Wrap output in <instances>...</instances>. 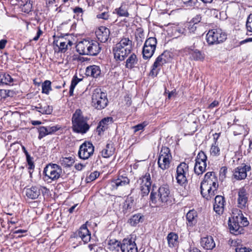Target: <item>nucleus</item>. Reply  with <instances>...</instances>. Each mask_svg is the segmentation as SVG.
<instances>
[{
	"instance_id": "nucleus-1",
	"label": "nucleus",
	"mask_w": 252,
	"mask_h": 252,
	"mask_svg": "<svg viewBox=\"0 0 252 252\" xmlns=\"http://www.w3.org/2000/svg\"><path fill=\"white\" fill-rule=\"evenodd\" d=\"M232 213V218L229 220L228 226L230 232L237 235L241 234L243 227L248 226L249 223L241 210L234 209Z\"/></svg>"
},
{
	"instance_id": "nucleus-8",
	"label": "nucleus",
	"mask_w": 252,
	"mask_h": 252,
	"mask_svg": "<svg viewBox=\"0 0 252 252\" xmlns=\"http://www.w3.org/2000/svg\"><path fill=\"white\" fill-rule=\"evenodd\" d=\"M172 158L169 149L166 147H162L158 158V167L163 170L169 168Z\"/></svg>"
},
{
	"instance_id": "nucleus-41",
	"label": "nucleus",
	"mask_w": 252,
	"mask_h": 252,
	"mask_svg": "<svg viewBox=\"0 0 252 252\" xmlns=\"http://www.w3.org/2000/svg\"><path fill=\"white\" fill-rule=\"evenodd\" d=\"M51 90V82L49 80L45 81L42 85V93L46 94H49Z\"/></svg>"
},
{
	"instance_id": "nucleus-37",
	"label": "nucleus",
	"mask_w": 252,
	"mask_h": 252,
	"mask_svg": "<svg viewBox=\"0 0 252 252\" xmlns=\"http://www.w3.org/2000/svg\"><path fill=\"white\" fill-rule=\"evenodd\" d=\"M115 11L119 16L127 17L129 16L127 6L126 5H122L119 8L115 9Z\"/></svg>"
},
{
	"instance_id": "nucleus-59",
	"label": "nucleus",
	"mask_w": 252,
	"mask_h": 252,
	"mask_svg": "<svg viewBox=\"0 0 252 252\" xmlns=\"http://www.w3.org/2000/svg\"><path fill=\"white\" fill-rule=\"evenodd\" d=\"M73 12L75 13H82L83 11L82 8L76 7L73 9Z\"/></svg>"
},
{
	"instance_id": "nucleus-22",
	"label": "nucleus",
	"mask_w": 252,
	"mask_h": 252,
	"mask_svg": "<svg viewBox=\"0 0 252 252\" xmlns=\"http://www.w3.org/2000/svg\"><path fill=\"white\" fill-rule=\"evenodd\" d=\"M77 237L81 239L84 243H87L90 241L91 240V233L89 231L86 224H83L77 233Z\"/></svg>"
},
{
	"instance_id": "nucleus-23",
	"label": "nucleus",
	"mask_w": 252,
	"mask_h": 252,
	"mask_svg": "<svg viewBox=\"0 0 252 252\" xmlns=\"http://www.w3.org/2000/svg\"><path fill=\"white\" fill-rule=\"evenodd\" d=\"M225 200L223 196L217 195L215 198L214 203V210L218 214L220 215L224 211Z\"/></svg>"
},
{
	"instance_id": "nucleus-2",
	"label": "nucleus",
	"mask_w": 252,
	"mask_h": 252,
	"mask_svg": "<svg viewBox=\"0 0 252 252\" xmlns=\"http://www.w3.org/2000/svg\"><path fill=\"white\" fill-rule=\"evenodd\" d=\"M132 47V41L128 37L123 36L113 48L114 58L117 61H124L130 53Z\"/></svg>"
},
{
	"instance_id": "nucleus-27",
	"label": "nucleus",
	"mask_w": 252,
	"mask_h": 252,
	"mask_svg": "<svg viewBox=\"0 0 252 252\" xmlns=\"http://www.w3.org/2000/svg\"><path fill=\"white\" fill-rule=\"evenodd\" d=\"M34 109L42 114L49 115L52 113L53 107L43 102L38 104Z\"/></svg>"
},
{
	"instance_id": "nucleus-49",
	"label": "nucleus",
	"mask_w": 252,
	"mask_h": 252,
	"mask_svg": "<svg viewBox=\"0 0 252 252\" xmlns=\"http://www.w3.org/2000/svg\"><path fill=\"white\" fill-rule=\"evenodd\" d=\"M27 161L28 164L29 169H33L34 168V165L32 161V158L30 155L26 156Z\"/></svg>"
},
{
	"instance_id": "nucleus-42",
	"label": "nucleus",
	"mask_w": 252,
	"mask_h": 252,
	"mask_svg": "<svg viewBox=\"0 0 252 252\" xmlns=\"http://www.w3.org/2000/svg\"><path fill=\"white\" fill-rule=\"evenodd\" d=\"M32 8V0H27L26 3L22 6V11L25 13H29L31 12Z\"/></svg>"
},
{
	"instance_id": "nucleus-45",
	"label": "nucleus",
	"mask_w": 252,
	"mask_h": 252,
	"mask_svg": "<svg viewBox=\"0 0 252 252\" xmlns=\"http://www.w3.org/2000/svg\"><path fill=\"white\" fill-rule=\"evenodd\" d=\"M79 81L80 80L77 77H74L72 79L69 89L70 95H73L74 89Z\"/></svg>"
},
{
	"instance_id": "nucleus-35",
	"label": "nucleus",
	"mask_w": 252,
	"mask_h": 252,
	"mask_svg": "<svg viewBox=\"0 0 252 252\" xmlns=\"http://www.w3.org/2000/svg\"><path fill=\"white\" fill-rule=\"evenodd\" d=\"M138 59L136 55L132 53L127 59L126 62V67L127 68H132L137 64Z\"/></svg>"
},
{
	"instance_id": "nucleus-24",
	"label": "nucleus",
	"mask_w": 252,
	"mask_h": 252,
	"mask_svg": "<svg viewBox=\"0 0 252 252\" xmlns=\"http://www.w3.org/2000/svg\"><path fill=\"white\" fill-rule=\"evenodd\" d=\"M59 129L57 126H40L38 128V138L41 139L45 136L57 131Z\"/></svg>"
},
{
	"instance_id": "nucleus-62",
	"label": "nucleus",
	"mask_w": 252,
	"mask_h": 252,
	"mask_svg": "<svg viewBox=\"0 0 252 252\" xmlns=\"http://www.w3.org/2000/svg\"><path fill=\"white\" fill-rule=\"evenodd\" d=\"M227 168L225 167H223L220 169V174L223 176H225V174L227 172Z\"/></svg>"
},
{
	"instance_id": "nucleus-10",
	"label": "nucleus",
	"mask_w": 252,
	"mask_h": 252,
	"mask_svg": "<svg viewBox=\"0 0 252 252\" xmlns=\"http://www.w3.org/2000/svg\"><path fill=\"white\" fill-rule=\"evenodd\" d=\"M157 40L156 37H151L146 40L143 47V58L145 60L150 59L154 55L157 47Z\"/></svg>"
},
{
	"instance_id": "nucleus-63",
	"label": "nucleus",
	"mask_w": 252,
	"mask_h": 252,
	"mask_svg": "<svg viewBox=\"0 0 252 252\" xmlns=\"http://www.w3.org/2000/svg\"><path fill=\"white\" fill-rule=\"evenodd\" d=\"M125 101H126V104L128 106L131 104V100L130 97L127 96L125 97Z\"/></svg>"
},
{
	"instance_id": "nucleus-40",
	"label": "nucleus",
	"mask_w": 252,
	"mask_h": 252,
	"mask_svg": "<svg viewBox=\"0 0 252 252\" xmlns=\"http://www.w3.org/2000/svg\"><path fill=\"white\" fill-rule=\"evenodd\" d=\"M191 58L194 60L201 61L204 59V56L198 50H194L190 51Z\"/></svg>"
},
{
	"instance_id": "nucleus-53",
	"label": "nucleus",
	"mask_w": 252,
	"mask_h": 252,
	"mask_svg": "<svg viewBox=\"0 0 252 252\" xmlns=\"http://www.w3.org/2000/svg\"><path fill=\"white\" fill-rule=\"evenodd\" d=\"M201 20V17L199 15H196L194 17H193L191 21L189 22L194 25H197L199 23Z\"/></svg>"
},
{
	"instance_id": "nucleus-56",
	"label": "nucleus",
	"mask_w": 252,
	"mask_h": 252,
	"mask_svg": "<svg viewBox=\"0 0 252 252\" xmlns=\"http://www.w3.org/2000/svg\"><path fill=\"white\" fill-rule=\"evenodd\" d=\"M238 128L240 130L239 132H237L236 131H235L234 132L235 135L236 134H244L245 135L247 134V132L245 131L244 129V127L243 126H238Z\"/></svg>"
},
{
	"instance_id": "nucleus-60",
	"label": "nucleus",
	"mask_w": 252,
	"mask_h": 252,
	"mask_svg": "<svg viewBox=\"0 0 252 252\" xmlns=\"http://www.w3.org/2000/svg\"><path fill=\"white\" fill-rule=\"evenodd\" d=\"M42 33V32L40 29H39L36 33V36L33 38V40L34 41L37 40L40 36V35H41Z\"/></svg>"
},
{
	"instance_id": "nucleus-12",
	"label": "nucleus",
	"mask_w": 252,
	"mask_h": 252,
	"mask_svg": "<svg viewBox=\"0 0 252 252\" xmlns=\"http://www.w3.org/2000/svg\"><path fill=\"white\" fill-rule=\"evenodd\" d=\"M189 174V165L186 163L181 162L176 169V179L177 182L181 186L184 185L187 182Z\"/></svg>"
},
{
	"instance_id": "nucleus-58",
	"label": "nucleus",
	"mask_w": 252,
	"mask_h": 252,
	"mask_svg": "<svg viewBox=\"0 0 252 252\" xmlns=\"http://www.w3.org/2000/svg\"><path fill=\"white\" fill-rule=\"evenodd\" d=\"M7 42L6 39H1L0 40V50L3 49L5 47Z\"/></svg>"
},
{
	"instance_id": "nucleus-14",
	"label": "nucleus",
	"mask_w": 252,
	"mask_h": 252,
	"mask_svg": "<svg viewBox=\"0 0 252 252\" xmlns=\"http://www.w3.org/2000/svg\"><path fill=\"white\" fill-rule=\"evenodd\" d=\"M94 152L93 145L89 142H85L80 146L78 155L80 158L87 159L93 154Z\"/></svg>"
},
{
	"instance_id": "nucleus-32",
	"label": "nucleus",
	"mask_w": 252,
	"mask_h": 252,
	"mask_svg": "<svg viewBox=\"0 0 252 252\" xmlns=\"http://www.w3.org/2000/svg\"><path fill=\"white\" fill-rule=\"evenodd\" d=\"M167 240L169 247H175L178 244V236L175 233L170 232L167 236Z\"/></svg>"
},
{
	"instance_id": "nucleus-51",
	"label": "nucleus",
	"mask_w": 252,
	"mask_h": 252,
	"mask_svg": "<svg viewBox=\"0 0 252 252\" xmlns=\"http://www.w3.org/2000/svg\"><path fill=\"white\" fill-rule=\"evenodd\" d=\"M9 92V90H0V100L8 96Z\"/></svg>"
},
{
	"instance_id": "nucleus-6",
	"label": "nucleus",
	"mask_w": 252,
	"mask_h": 252,
	"mask_svg": "<svg viewBox=\"0 0 252 252\" xmlns=\"http://www.w3.org/2000/svg\"><path fill=\"white\" fill-rule=\"evenodd\" d=\"M206 38L209 45H215L224 42L227 38V35L220 29H213L209 31Z\"/></svg>"
},
{
	"instance_id": "nucleus-20",
	"label": "nucleus",
	"mask_w": 252,
	"mask_h": 252,
	"mask_svg": "<svg viewBox=\"0 0 252 252\" xmlns=\"http://www.w3.org/2000/svg\"><path fill=\"white\" fill-rule=\"evenodd\" d=\"M129 183V180L126 176L119 175L117 179L111 181V186L113 189H117L119 187L125 186Z\"/></svg>"
},
{
	"instance_id": "nucleus-26",
	"label": "nucleus",
	"mask_w": 252,
	"mask_h": 252,
	"mask_svg": "<svg viewBox=\"0 0 252 252\" xmlns=\"http://www.w3.org/2000/svg\"><path fill=\"white\" fill-rule=\"evenodd\" d=\"M200 244L201 246L205 250H212L216 246L215 243L212 236H206L201 238Z\"/></svg>"
},
{
	"instance_id": "nucleus-33",
	"label": "nucleus",
	"mask_w": 252,
	"mask_h": 252,
	"mask_svg": "<svg viewBox=\"0 0 252 252\" xmlns=\"http://www.w3.org/2000/svg\"><path fill=\"white\" fill-rule=\"evenodd\" d=\"M115 150V149L112 144H107L101 151V156L104 158H109L113 155Z\"/></svg>"
},
{
	"instance_id": "nucleus-9",
	"label": "nucleus",
	"mask_w": 252,
	"mask_h": 252,
	"mask_svg": "<svg viewBox=\"0 0 252 252\" xmlns=\"http://www.w3.org/2000/svg\"><path fill=\"white\" fill-rule=\"evenodd\" d=\"M62 173L61 167L57 164L50 163L46 165L43 170L45 178L46 180L52 181L58 180Z\"/></svg>"
},
{
	"instance_id": "nucleus-55",
	"label": "nucleus",
	"mask_w": 252,
	"mask_h": 252,
	"mask_svg": "<svg viewBox=\"0 0 252 252\" xmlns=\"http://www.w3.org/2000/svg\"><path fill=\"white\" fill-rule=\"evenodd\" d=\"M197 28L196 25L189 23L188 27L189 30L190 32H194Z\"/></svg>"
},
{
	"instance_id": "nucleus-36",
	"label": "nucleus",
	"mask_w": 252,
	"mask_h": 252,
	"mask_svg": "<svg viewBox=\"0 0 252 252\" xmlns=\"http://www.w3.org/2000/svg\"><path fill=\"white\" fill-rule=\"evenodd\" d=\"M166 59L167 58L164 53L160 54L156 59L153 64H154V67L160 68L164 64L166 63Z\"/></svg>"
},
{
	"instance_id": "nucleus-4",
	"label": "nucleus",
	"mask_w": 252,
	"mask_h": 252,
	"mask_svg": "<svg viewBox=\"0 0 252 252\" xmlns=\"http://www.w3.org/2000/svg\"><path fill=\"white\" fill-rule=\"evenodd\" d=\"M88 121V118L83 116L82 111L80 109H76L72 117L73 131L82 134L86 133L90 128Z\"/></svg>"
},
{
	"instance_id": "nucleus-18",
	"label": "nucleus",
	"mask_w": 252,
	"mask_h": 252,
	"mask_svg": "<svg viewBox=\"0 0 252 252\" xmlns=\"http://www.w3.org/2000/svg\"><path fill=\"white\" fill-rule=\"evenodd\" d=\"M218 188H215L213 186H208L207 184L201 185V193L204 198L207 200L211 199L217 193Z\"/></svg>"
},
{
	"instance_id": "nucleus-61",
	"label": "nucleus",
	"mask_w": 252,
	"mask_h": 252,
	"mask_svg": "<svg viewBox=\"0 0 252 252\" xmlns=\"http://www.w3.org/2000/svg\"><path fill=\"white\" fill-rule=\"evenodd\" d=\"M218 105H219V102L217 100H215L209 105V108H213L217 106Z\"/></svg>"
},
{
	"instance_id": "nucleus-38",
	"label": "nucleus",
	"mask_w": 252,
	"mask_h": 252,
	"mask_svg": "<svg viewBox=\"0 0 252 252\" xmlns=\"http://www.w3.org/2000/svg\"><path fill=\"white\" fill-rule=\"evenodd\" d=\"M121 243L120 242L115 240H110L108 243V249L111 251H118L121 248Z\"/></svg>"
},
{
	"instance_id": "nucleus-15",
	"label": "nucleus",
	"mask_w": 252,
	"mask_h": 252,
	"mask_svg": "<svg viewBox=\"0 0 252 252\" xmlns=\"http://www.w3.org/2000/svg\"><path fill=\"white\" fill-rule=\"evenodd\" d=\"M121 250L122 252H138L136 244L132 238H126L123 240Z\"/></svg>"
},
{
	"instance_id": "nucleus-46",
	"label": "nucleus",
	"mask_w": 252,
	"mask_h": 252,
	"mask_svg": "<svg viewBox=\"0 0 252 252\" xmlns=\"http://www.w3.org/2000/svg\"><path fill=\"white\" fill-rule=\"evenodd\" d=\"M246 26L247 32H252V14L248 17Z\"/></svg>"
},
{
	"instance_id": "nucleus-50",
	"label": "nucleus",
	"mask_w": 252,
	"mask_h": 252,
	"mask_svg": "<svg viewBox=\"0 0 252 252\" xmlns=\"http://www.w3.org/2000/svg\"><path fill=\"white\" fill-rule=\"evenodd\" d=\"M160 68L158 67H155L154 64L152 66V68L151 71L150 72L149 75L150 76L154 77H156L159 72Z\"/></svg>"
},
{
	"instance_id": "nucleus-11",
	"label": "nucleus",
	"mask_w": 252,
	"mask_h": 252,
	"mask_svg": "<svg viewBox=\"0 0 252 252\" xmlns=\"http://www.w3.org/2000/svg\"><path fill=\"white\" fill-rule=\"evenodd\" d=\"M207 157L206 154L200 151L197 154L195 158V163L194 171L196 174L201 175L206 170Z\"/></svg>"
},
{
	"instance_id": "nucleus-34",
	"label": "nucleus",
	"mask_w": 252,
	"mask_h": 252,
	"mask_svg": "<svg viewBox=\"0 0 252 252\" xmlns=\"http://www.w3.org/2000/svg\"><path fill=\"white\" fill-rule=\"evenodd\" d=\"M13 82V79L9 74L0 72V85H10Z\"/></svg>"
},
{
	"instance_id": "nucleus-7",
	"label": "nucleus",
	"mask_w": 252,
	"mask_h": 252,
	"mask_svg": "<svg viewBox=\"0 0 252 252\" xmlns=\"http://www.w3.org/2000/svg\"><path fill=\"white\" fill-rule=\"evenodd\" d=\"M92 99L93 106L97 109H103L107 105L108 99L106 95L100 89L94 90Z\"/></svg>"
},
{
	"instance_id": "nucleus-48",
	"label": "nucleus",
	"mask_w": 252,
	"mask_h": 252,
	"mask_svg": "<svg viewBox=\"0 0 252 252\" xmlns=\"http://www.w3.org/2000/svg\"><path fill=\"white\" fill-rule=\"evenodd\" d=\"M99 175V173L97 171H94L93 173H91L89 176L87 178V180L88 182L93 181L96 179Z\"/></svg>"
},
{
	"instance_id": "nucleus-57",
	"label": "nucleus",
	"mask_w": 252,
	"mask_h": 252,
	"mask_svg": "<svg viewBox=\"0 0 252 252\" xmlns=\"http://www.w3.org/2000/svg\"><path fill=\"white\" fill-rule=\"evenodd\" d=\"M85 167V165L82 163H78L75 165V168L76 170L80 171Z\"/></svg>"
},
{
	"instance_id": "nucleus-17",
	"label": "nucleus",
	"mask_w": 252,
	"mask_h": 252,
	"mask_svg": "<svg viewBox=\"0 0 252 252\" xmlns=\"http://www.w3.org/2000/svg\"><path fill=\"white\" fill-rule=\"evenodd\" d=\"M140 184V189L143 196L148 195L150 192L151 181L149 173H146L145 175L140 178L139 180Z\"/></svg>"
},
{
	"instance_id": "nucleus-13",
	"label": "nucleus",
	"mask_w": 252,
	"mask_h": 252,
	"mask_svg": "<svg viewBox=\"0 0 252 252\" xmlns=\"http://www.w3.org/2000/svg\"><path fill=\"white\" fill-rule=\"evenodd\" d=\"M236 202L237 207L241 209H245L248 206L249 194L245 187L239 189L237 191Z\"/></svg>"
},
{
	"instance_id": "nucleus-43",
	"label": "nucleus",
	"mask_w": 252,
	"mask_h": 252,
	"mask_svg": "<svg viewBox=\"0 0 252 252\" xmlns=\"http://www.w3.org/2000/svg\"><path fill=\"white\" fill-rule=\"evenodd\" d=\"M220 148L218 145H217L216 141L213 144L210 149V154L211 156L215 157L220 155Z\"/></svg>"
},
{
	"instance_id": "nucleus-21",
	"label": "nucleus",
	"mask_w": 252,
	"mask_h": 252,
	"mask_svg": "<svg viewBox=\"0 0 252 252\" xmlns=\"http://www.w3.org/2000/svg\"><path fill=\"white\" fill-rule=\"evenodd\" d=\"M53 44L58 47L59 51L64 53L67 50L68 47L71 46L73 43L69 40L61 37L57 40L55 39Z\"/></svg>"
},
{
	"instance_id": "nucleus-47",
	"label": "nucleus",
	"mask_w": 252,
	"mask_h": 252,
	"mask_svg": "<svg viewBox=\"0 0 252 252\" xmlns=\"http://www.w3.org/2000/svg\"><path fill=\"white\" fill-rule=\"evenodd\" d=\"M147 126L146 122L139 124L132 127V129L134 130V132L135 133L139 130H142Z\"/></svg>"
},
{
	"instance_id": "nucleus-39",
	"label": "nucleus",
	"mask_w": 252,
	"mask_h": 252,
	"mask_svg": "<svg viewBox=\"0 0 252 252\" xmlns=\"http://www.w3.org/2000/svg\"><path fill=\"white\" fill-rule=\"evenodd\" d=\"M61 164L64 167H70L74 162V158L71 157L68 158H62L60 160Z\"/></svg>"
},
{
	"instance_id": "nucleus-19",
	"label": "nucleus",
	"mask_w": 252,
	"mask_h": 252,
	"mask_svg": "<svg viewBox=\"0 0 252 252\" xmlns=\"http://www.w3.org/2000/svg\"><path fill=\"white\" fill-rule=\"evenodd\" d=\"M205 184H207L208 186H213L214 189L218 188V180L215 172H208L205 174L204 180L201 182V185H204Z\"/></svg>"
},
{
	"instance_id": "nucleus-3",
	"label": "nucleus",
	"mask_w": 252,
	"mask_h": 252,
	"mask_svg": "<svg viewBox=\"0 0 252 252\" xmlns=\"http://www.w3.org/2000/svg\"><path fill=\"white\" fill-rule=\"evenodd\" d=\"M80 54L96 56L101 50L99 43L96 40L84 39L79 42L76 46Z\"/></svg>"
},
{
	"instance_id": "nucleus-16",
	"label": "nucleus",
	"mask_w": 252,
	"mask_h": 252,
	"mask_svg": "<svg viewBox=\"0 0 252 252\" xmlns=\"http://www.w3.org/2000/svg\"><path fill=\"white\" fill-rule=\"evenodd\" d=\"M251 169V166L242 163L236 168L234 171L233 176L237 180L245 179L247 176V172Z\"/></svg>"
},
{
	"instance_id": "nucleus-31",
	"label": "nucleus",
	"mask_w": 252,
	"mask_h": 252,
	"mask_svg": "<svg viewBox=\"0 0 252 252\" xmlns=\"http://www.w3.org/2000/svg\"><path fill=\"white\" fill-rule=\"evenodd\" d=\"M113 123V118L112 117H106L103 119L99 123L97 127V129L98 132L104 131L107 128L108 125Z\"/></svg>"
},
{
	"instance_id": "nucleus-25",
	"label": "nucleus",
	"mask_w": 252,
	"mask_h": 252,
	"mask_svg": "<svg viewBox=\"0 0 252 252\" xmlns=\"http://www.w3.org/2000/svg\"><path fill=\"white\" fill-rule=\"evenodd\" d=\"M109 35V30L105 27H101L98 31L96 32L97 38L102 43H104L108 40Z\"/></svg>"
},
{
	"instance_id": "nucleus-29",
	"label": "nucleus",
	"mask_w": 252,
	"mask_h": 252,
	"mask_svg": "<svg viewBox=\"0 0 252 252\" xmlns=\"http://www.w3.org/2000/svg\"><path fill=\"white\" fill-rule=\"evenodd\" d=\"M40 194V191L38 187L32 186L26 190V196L32 199H35L38 198Z\"/></svg>"
},
{
	"instance_id": "nucleus-30",
	"label": "nucleus",
	"mask_w": 252,
	"mask_h": 252,
	"mask_svg": "<svg viewBox=\"0 0 252 252\" xmlns=\"http://www.w3.org/2000/svg\"><path fill=\"white\" fill-rule=\"evenodd\" d=\"M100 74V69L98 66L95 65L88 66L86 69V74L88 76L97 78Z\"/></svg>"
},
{
	"instance_id": "nucleus-28",
	"label": "nucleus",
	"mask_w": 252,
	"mask_h": 252,
	"mask_svg": "<svg viewBox=\"0 0 252 252\" xmlns=\"http://www.w3.org/2000/svg\"><path fill=\"white\" fill-rule=\"evenodd\" d=\"M186 218L187 225L193 226L197 222V213L194 209L190 210L187 213Z\"/></svg>"
},
{
	"instance_id": "nucleus-5",
	"label": "nucleus",
	"mask_w": 252,
	"mask_h": 252,
	"mask_svg": "<svg viewBox=\"0 0 252 252\" xmlns=\"http://www.w3.org/2000/svg\"><path fill=\"white\" fill-rule=\"evenodd\" d=\"M156 194L157 195L158 199L154 193L152 192L151 193V199L153 203H158L159 205L163 206L171 202L170 191L167 185L160 186Z\"/></svg>"
},
{
	"instance_id": "nucleus-54",
	"label": "nucleus",
	"mask_w": 252,
	"mask_h": 252,
	"mask_svg": "<svg viewBox=\"0 0 252 252\" xmlns=\"http://www.w3.org/2000/svg\"><path fill=\"white\" fill-rule=\"evenodd\" d=\"M109 15L107 12H102L100 14L97 15V18L99 19H102L104 20L108 19Z\"/></svg>"
},
{
	"instance_id": "nucleus-44",
	"label": "nucleus",
	"mask_w": 252,
	"mask_h": 252,
	"mask_svg": "<svg viewBox=\"0 0 252 252\" xmlns=\"http://www.w3.org/2000/svg\"><path fill=\"white\" fill-rule=\"evenodd\" d=\"M141 218L140 214L134 215L130 219L129 223L131 226H135L140 222Z\"/></svg>"
},
{
	"instance_id": "nucleus-52",
	"label": "nucleus",
	"mask_w": 252,
	"mask_h": 252,
	"mask_svg": "<svg viewBox=\"0 0 252 252\" xmlns=\"http://www.w3.org/2000/svg\"><path fill=\"white\" fill-rule=\"evenodd\" d=\"M236 252H252V250L243 247H238L235 249Z\"/></svg>"
},
{
	"instance_id": "nucleus-64",
	"label": "nucleus",
	"mask_w": 252,
	"mask_h": 252,
	"mask_svg": "<svg viewBox=\"0 0 252 252\" xmlns=\"http://www.w3.org/2000/svg\"><path fill=\"white\" fill-rule=\"evenodd\" d=\"M189 252H201L198 249L196 248H190Z\"/></svg>"
}]
</instances>
